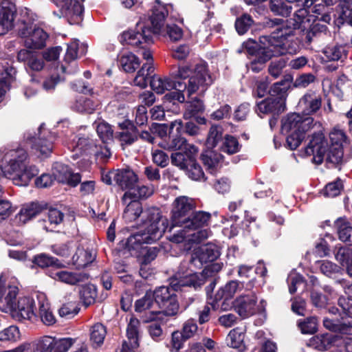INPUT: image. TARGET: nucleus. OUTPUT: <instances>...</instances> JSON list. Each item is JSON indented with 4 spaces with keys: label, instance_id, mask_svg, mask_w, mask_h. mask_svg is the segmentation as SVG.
<instances>
[{
    "label": "nucleus",
    "instance_id": "obj_1",
    "mask_svg": "<svg viewBox=\"0 0 352 352\" xmlns=\"http://www.w3.org/2000/svg\"><path fill=\"white\" fill-rule=\"evenodd\" d=\"M171 8L170 5H165L155 0L147 24L138 23L136 30L124 32L121 36L122 42L133 47L142 45L147 48V45L153 43V34L168 36L172 41H179L183 36L181 28L175 24H168L164 27L165 19Z\"/></svg>",
    "mask_w": 352,
    "mask_h": 352
},
{
    "label": "nucleus",
    "instance_id": "obj_2",
    "mask_svg": "<svg viewBox=\"0 0 352 352\" xmlns=\"http://www.w3.org/2000/svg\"><path fill=\"white\" fill-rule=\"evenodd\" d=\"M322 97L313 90H308L299 100L298 107L305 116L299 113L288 115L282 123L283 131L289 133L287 143L292 150L296 149L305 137V133L314 126V118L309 116L321 107Z\"/></svg>",
    "mask_w": 352,
    "mask_h": 352
},
{
    "label": "nucleus",
    "instance_id": "obj_3",
    "mask_svg": "<svg viewBox=\"0 0 352 352\" xmlns=\"http://www.w3.org/2000/svg\"><path fill=\"white\" fill-rule=\"evenodd\" d=\"M149 223L143 232L131 235L125 243L126 248L131 254L142 258V263L148 264L153 261L160 248L157 246H143V243H152L159 240L168 228V219L161 215L158 209H150L146 212Z\"/></svg>",
    "mask_w": 352,
    "mask_h": 352
},
{
    "label": "nucleus",
    "instance_id": "obj_4",
    "mask_svg": "<svg viewBox=\"0 0 352 352\" xmlns=\"http://www.w3.org/2000/svg\"><path fill=\"white\" fill-rule=\"evenodd\" d=\"M176 76L184 80L187 79V82H181L182 88L179 89V87H177L174 88L175 91L165 95L166 100L173 103L175 101L181 103L184 102V90H186L190 96L197 91L200 87L206 89L213 82V79L206 63H199L195 66L188 65L179 66Z\"/></svg>",
    "mask_w": 352,
    "mask_h": 352
},
{
    "label": "nucleus",
    "instance_id": "obj_5",
    "mask_svg": "<svg viewBox=\"0 0 352 352\" xmlns=\"http://www.w3.org/2000/svg\"><path fill=\"white\" fill-rule=\"evenodd\" d=\"M266 26L275 28V30L270 35L260 37L261 45L267 46L278 56L283 55L285 52V41L294 36L297 30L295 28L294 22L281 19H274L266 21Z\"/></svg>",
    "mask_w": 352,
    "mask_h": 352
},
{
    "label": "nucleus",
    "instance_id": "obj_6",
    "mask_svg": "<svg viewBox=\"0 0 352 352\" xmlns=\"http://www.w3.org/2000/svg\"><path fill=\"white\" fill-rule=\"evenodd\" d=\"M188 262H182L177 271L170 278V285L175 291L182 289L184 287H200L205 283L203 275L193 273L188 270Z\"/></svg>",
    "mask_w": 352,
    "mask_h": 352
},
{
    "label": "nucleus",
    "instance_id": "obj_7",
    "mask_svg": "<svg viewBox=\"0 0 352 352\" xmlns=\"http://www.w3.org/2000/svg\"><path fill=\"white\" fill-rule=\"evenodd\" d=\"M174 289L168 287H160L153 292L152 296L157 307L161 309L162 316H174L177 314L179 305Z\"/></svg>",
    "mask_w": 352,
    "mask_h": 352
},
{
    "label": "nucleus",
    "instance_id": "obj_8",
    "mask_svg": "<svg viewBox=\"0 0 352 352\" xmlns=\"http://www.w3.org/2000/svg\"><path fill=\"white\" fill-rule=\"evenodd\" d=\"M195 208V201L186 196L177 197L173 202L171 216L170 232L176 226L181 227L188 217V214Z\"/></svg>",
    "mask_w": 352,
    "mask_h": 352
},
{
    "label": "nucleus",
    "instance_id": "obj_9",
    "mask_svg": "<svg viewBox=\"0 0 352 352\" xmlns=\"http://www.w3.org/2000/svg\"><path fill=\"white\" fill-rule=\"evenodd\" d=\"M74 342L75 339L71 338L45 336L38 340L35 352H67Z\"/></svg>",
    "mask_w": 352,
    "mask_h": 352
},
{
    "label": "nucleus",
    "instance_id": "obj_10",
    "mask_svg": "<svg viewBox=\"0 0 352 352\" xmlns=\"http://www.w3.org/2000/svg\"><path fill=\"white\" fill-rule=\"evenodd\" d=\"M54 139L51 133L44 129L43 124H41L38 129V136L36 138L28 135L27 142L36 154L47 157L52 151Z\"/></svg>",
    "mask_w": 352,
    "mask_h": 352
},
{
    "label": "nucleus",
    "instance_id": "obj_11",
    "mask_svg": "<svg viewBox=\"0 0 352 352\" xmlns=\"http://www.w3.org/2000/svg\"><path fill=\"white\" fill-rule=\"evenodd\" d=\"M183 123L181 120H176L170 124L169 136L162 139L158 145L168 151L181 150L185 146V138L181 136Z\"/></svg>",
    "mask_w": 352,
    "mask_h": 352
},
{
    "label": "nucleus",
    "instance_id": "obj_12",
    "mask_svg": "<svg viewBox=\"0 0 352 352\" xmlns=\"http://www.w3.org/2000/svg\"><path fill=\"white\" fill-rule=\"evenodd\" d=\"M327 151V142L322 132L314 133L305 148V155H312V161L317 164H320L323 162Z\"/></svg>",
    "mask_w": 352,
    "mask_h": 352
},
{
    "label": "nucleus",
    "instance_id": "obj_13",
    "mask_svg": "<svg viewBox=\"0 0 352 352\" xmlns=\"http://www.w3.org/2000/svg\"><path fill=\"white\" fill-rule=\"evenodd\" d=\"M219 256L217 248L212 244H206L193 250L191 254L190 263L197 268H201L208 262H212Z\"/></svg>",
    "mask_w": 352,
    "mask_h": 352
},
{
    "label": "nucleus",
    "instance_id": "obj_14",
    "mask_svg": "<svg viewBox=\"0 0 352 352\" xmlns=\"http://www.w3.org/2000/svg\"><path fill=\"white\" fill-rule=\"evenodd\" d=\"M256 302L254 292L241 294L234 300V310L242 318H247L257 312Z\"/></svg>",
    "mask_w": 352,
    "mask_h": 352
},
{
    "label": "nucleus",
    "instance_id": "obj_15",
    "mask_svg": "<svg viewBox=\"0 0 352 352\" xmlns=\"http://www.w3.org/2000/svg\"><path fill=\"white\" fill-rule=\"evenodd\" d=\"M16 14V7L12 0H0V35L12 28Z\"/></svg>",
    "mask_w": 352,
    "mask_h": 352
},
{
    "label": "nucleus",
    "instance_id": "obj_16",
    "mask_svg": "<svg viewBox=\"0 0 352 352\" xmlns=\"http://www.w3.org/2000/svg\"><path fill=\"white\" fill-rule=\"evenodd\" d=\"M19 287L10 283H1L0 280V311L10 313L15 307Z\"/></svg>",
    "mask_w": 352,
    "mask_h": 352
},
{
    "label": "nucleus",
    "instance_id": "obj_17",
    "mask_svg": "<svg viewBox=\"0 0 352 352\" xmlns=\"http://www.w3.org/2000/svg\"><path fill=\"white\" fill-rule=\"evenodd\" d=\"M140 46V52L143 58L146 60L147 62L144 63L138 72L133 82L135 86L143 89L147 86L148 76L153 72V56L151 52L148 48H146V47L142 45Z\"/></svg>",
    "mask_w": 352,
    "mask_h": 352
},
{
    "label": "nucleus",
    "instance_id": "obj_18",
    "mask_svg": "<svg viewBox=\"0 0 352 352\" xmlns=\"http://www.w3.org/2000/svg\"><path fill=\"white\" fill-rule=\"evenodd\" d=\"M68 148L74 153L72 157L76 160L82 155H92V152L96 148V144L89 135H83L75 137L69 142Z\"/></svg>",
    "mask_w": 352,
    "mask_h": 352
},
{
    "label": "nucleus",
    "instance_id": "obj_19",
    "mask_svg": "<svg viewBox=\"0 0 352 352\" xmlns=\"http://www.w3.org/2000/svg\"><path fill=\"white\" fill-rule=\"evenodd\" d=\"M153 298L151 294L146 293L144 297L135 302V311L139 313L144 312L146 314L145 318L143 319L144 322H148L155 318H162V313L160 310H157Z\"/></svg>",
    "mask_w": 352,
    "mask_h": 352
},
{
    "label": "nucleus",
    "instance_id": "obj_20",
    "mask_svg": "<svg viewBox=\"0 0 352 352\" xmlns=\"http://www.w3.org/2000/svg\"><path fill=\"white\" fill-rule=\"evenodd\" d=\"M258 114L278 115L285 109V99L282 96L268 97L256 104Z\"/></svg>",
    "mask_w": 352,
    "mask_h": 352
},
{
    "label": "nucleus",
    "instance_id": "obj_21",
    "mask_svg": "<svg viewBox=\"0 0 352 352\" xmlns=\"http://www.w3.org/2000/svg\"><path fill=\"white\" fill-rule=\"evenodd\" d=\"M43 210V206L38 203L32 202L24 205L14 217L11 219V224L16 227L22 226L39 214Z\"/></svg>",
    "mask_w": 352,
    "mask_h": 352
},
{
    "label": "nucleus",
    "instance_id": "obj_22",
    "mask_svg": "<svg viewBox=\"0 0 352 352\" xmlns=\"http://www.w3.org/2000/svg\"><path fill=\"white\" fill-rule=\"evenodd\" d=\"M34 300L28 296L20 297L10 312L19 320H32L34 317Z\"/></svg>",
    "mask_w": 352,
    "mask_h": 352
},
{
    "label": "nucleus",
    "instance_id": "obj_23",
    "mask_svg": "<svg viewBox=\"0 0 352 352\" xmlns=\"http://www.w3.org/2000/svg\"><path fill=\"white\" fill-rule=\"evenodd\" d=\"M140 322L138 319L131 317L126 328V338L122 342L121 351L126 343V348L129 350L135 352V349L139 347V340L140 338Z\"/></svg>",
    "mask_w": 352,
    "mask_h": 352
},
{
    "label": "nucleus",
    "instance_id": "obj_24",
    "mask_svg": "<svg viewBox=\"0 0 352 352\" xmlns=\"http://www.w3.org/2000/svg\"><path fill=\"white\" fill-rule=\"evenodd\" d=\"M272 56H278V55L272 52L267 46L261 45V47L256 52V54H252L250 58L249 69L256 73L261 72L265 67V63Z\"/></svg>",
    "mask_w": 352,
    "mask_h": 352
},
{
    "label": "nucleus",
    "instance_id": "obj_25",
    "mask_svg": "<svg viewBox=\"0 0 352 352\" xmlns=\"http://www.w3.org/2000/svg\"><path fill=\"white\" fill-rule=\"evenodd\" d=\"M58 8L63 16L74 19L80 16L83 6L78 0H51Z\"/></svg>",
    "mask_w": 352,
    "mask_h": 352
},
{
    "label": "nucleus",
    "instance_id": "obj_26",
    "mask_svg": "<svg viewBox=\"0 0 352 352\" xmlns=\"http://www.w3.org/2000/svg\"><path fill=\"white\" fill-rule=\"evenodd\" d=\"M113 179L122 189L133 190L138 182L137 175L130 169L118 170L113 174Z\"/></svg>",
    "mask_w": 352,
    "mask_h": 352
},
{
    "label": "nucleus",
    "instance_id": "obj_27",
    "mask_svg": "<svg viewBox=\"0 0 352 352\" xmlns=\"http://www.w3.org/2000/svg\"><path fill=\"white\" fill-rule=\"evenodd\" d=\"M124 204L126 205L123 214V217L126 221L129 222L135 221L140 217L142 213H143V217L146 218L144 220V223L146 224V227L148 226L149 223L147 221L148 218L147 214H146V212L148 210V209L143 212L142 204L138 200H135L134 199H128L127 203ZM153 208H148V210ZM154 208L157 209L156 208Z\"/></svg>",
    "mask_w": 352,
    "mask_h": 352
},
{
    "label": "nucleus",
    "instance_id": "obj_28",
    "mask_svg": "<svg viewBox=\"0 0 352 352\" xmlns=\"http://www.w3.org/2000/svg\"><path fill=\"white\" fill-rule=\"evenodd\" d=\"M150 86L158 94H162L166 91H170L177 87H179V89L183 87L181 82H175L168 77L160 76H153L152 77L150 81Z\"/></svg>",
    "mask_w": 352,
    "mask_h": 352
},
{
    "label": "nucleus",
    "instance_id": "obj_29",
    "mask_svg": "<svg viewBox=\"0 0 352 352\" xmlns=\"http://www.w3.org/2000/svg\"><path fill=\"white\" fill-rule=\"evenodd\" d=\"M48 34L41 28L34 27L30 36L24 40V45L30 49H41L46 45Z\"/></svg>",
    "mask_w": 352,
    "mask_h": 352
},
{
    "label": "nucleus",
    "instance_id": "obj_30",
    "mask_svg": "<svg viewBox=\"0 0 352 352\" xmlns=\"http://www.w3.org/2000/svg\"><path fill=\"white\" fill-rule=\"evenodd\" d=\"M211 215L210 213L198 211L194 213L190 217H188L181 227L188 228L189 230H198L208 225Z\"/></svg>",
    "mask_w": 352,
    "mask_h": 352
},
{
    "label": "nucleus",
    "instance_id": "obj_31",
    "mask_svg": "<svg viewBox=\"0 0 352 352\" xmlns=\"http://www.w3.org/2000/svg\"><path fill=\"white\" fill-rule=\"evenodd\" d=\"M344 317L341 320L324 318L323 325L327 329L335 332H340L344 334H352V322H345Z\"/></svg>",
    "mask_w": 352,
    "mask_h": 352
},
{
    "label": "nucleus",
    "instance_id": "obj_32",
    "mask_svg": "<svg viewBox=\"0 0 352 352\" xmlns=\"http://www.w3.org/2000/svg\"><path fill=\"white\" fill-rule=\"evenodd\" d=\"M38 316L45 325L50 326L56 322V318L51 309L49 301L44 296H41L39 299Z\"/></svg>",
    "mask_w": 352,
    "mask_h": 352
},
{
    "label": "nucleus",
    "instance_id": "obj_33",
    "mask_svg": "<svg viewBox=\"0 0 352 352\" xmlns=\"http://www.w3.org/2000/svg\"><path fill=\"white\" fill-rule=\"evenodd\" d=\"M243 287V283L238 280H230L217 291L215 294V298L217 300H222L223 298L230 300Z\"/></svg>",
    "mask_w": 352,
    "mask_h": 352
},
{
    "label": "nucleus",
    "instance_id": "obj_34",
    "mask_svg": "<svg viewBox=\"0 0 352 352\" xmlns=\"http://www.w3.org/2000/svg\"><path fill=\"white\" fill-rule=\"evenodd\" d=\"M100 105V102L92 98L79 97L72 106V108L80 113H92Z\"/></svg>",
    "mask_w": 352,
    "mask_h": 352
},
{
    "label": "nucleus",
    "instance_id": "obj_35",
    "mask_svg": "<svg viewBox=\"0 0 352 352\" xmlns=\"http://www.w3.org/2000/svg\"><path fill=\"white\" fill-rule=\"evenodd\" d=\"M154 192L152 186H135L133 190H127L122 197L123 204H126L128 199H134L138 200L140 198H147L153 195Z\"/></svg>",
    "mask_w": 352,
    "mask_h": 352
},
{
    "label": "nucleus",
    "instance_id": "obj_36",
    "mask_svg": "<svg viewBox=\"0 0 352 352\" xmlns=\"http://www.w3.org/2000/svg\"><path fill=\"white\" fill-rule=\"evenodd\" d=\"M50 276L54 280L72 285L82 281L84 278V276L82 274L68 271L51 272Z\"/></svg>",
    "mask_w": 352,
    "mask_h": 352
},
{
    "label": "nucleus",
    "instance_id": "obj_37",
    "mask_svg": "<svg viewBox=\"0 0 352 352\" xmlns=\"http://www.w3.org/2000/svg\"><path fill=\"white\" fill-rule=\"evenodd\" d=\"M95 258L96 254L91 251L78 248L75 254L72 256V262L76 268H83L92 263Z\"/></svg>",
    "mask_w": 352,
    "mask_h": 352
},
{
    "label": "nucleus",
    "instance_id": "obj_38",
    "mask_svg": "<svg viewBox=\"0 0 352 352\" xmlns=\"http://www.w3.org/2000/svg\"><path fill=\"white\" fill-rule=\"evenodd\" d=\"M338 237L342 242L352 245V226L344 218H339L335 222Z\"/></svg>",
    "mask_w": 352,
    "mask_h": 352
},
{
    "label": "nucleus",
    "instance_id": "obj_39",
    "mask_svg": "<svg viewBox=\"0 0 352 352\" xmlns=\"http://www.w3.org/2000/svg\"><path fill=\"white\" fill-rule=\"evenodd\" d=\"M16 70L12 67H5L0 69V96L10 89V84L14 79Z\"/></svg>",
    "mask_w": 352,
    "mask_h": 352
},
{
    "label": "nucleus",
    "instance_id": "obj_40",
    "mask_svg": "<svg viewBox=\"0 0 352 352\" xmlns=\"http://www.w3.org/2000/svg\"><path fill=\"white\" fill-rule=\"evenodd\" d=\"M120 65L124 71L132 73L138 68L140 65V61L137 56L131 52H127L121 56Z\"/></svg>",
    "mask_w": 352,
    "mask_h": 352
},
{
    "label": "nucleus",
    "instance_id": "obj_41",
    "mask_svg": "<svg viewBox=\"0 0 352 352\" xmlns=\"http://www.w3.org/2000/svg\"><path fill=\"white\" fill-rule=\"evenodd\" d=\"M33 263L40 267H55L62 268L65 265L56 258L49 256L46 254H40L34 257Z\"/></svg>",
    "mask_w": 352,
    "mask_h": 352
},
{
    "label": "nucleus",
    "instance_id": "obj_42",
    "mask_svg": "<svg viewBox=\"0 0 352 352\" xmlns=\"http://www.w3.org/2000/svg\"><path fill=\"white\" fill-rule=\"evenodd\" d=\"M324 54L329 60L343 61L347 56V50L344 46H329L324 49Z\"/></svg>",
    "mask_w": 352,
    "mask_h": 352
},
{
    "label": "nucleus",
    "instance_id": "obj_43",
    "mask_svg": "<svg viewBox=\"0 0 352 352\" xmlns=\"http://www.w3.org/2000/svg\"><path fill=\"white\" fill-rule=\"evenodd\" d=\"M269 8L274 14L287 17L292 12V7L284 0H270Z\"/></svg>",
    "mask_w": 352,
    "mask_h": 352
},
{
    "label": "nucleus",
    "instance_id": "obj_44",
    "mask_svg": "<svg viewBox=\"0 0 352 352\" xmlns=\"http://www.w3.org/2000/svg\"><path fill=\"white\" fill-rule=\"evenodd\" d=\"M298 327L303 334H314L318 329V320L311 316L298 321Z\"/></svg>",
    "mask_w": 352,
    "mask_h": 352
},
{
    "label": "nucleus",
    "instance_id": "obj_45",
    "mask_svg": "<svg viewBox=\"0 0 352 352\" xmlns=\"http://www.w3.org/2000/svg\"><path fill=\"white\" fill-rule=\"evenodd\" d=\"M336 257L343 266H346L348 274L352 276V250L340 249Z\"/></svg>",
    "mask_w": 352,
    "mask_h": 352
},
{
    "label": "nucleus",
    "instance_id": "obj_46",
    "mask_svg": "<svg viewBox=\"0 0 352 352\" xmlns=\"http://www.w3.org/2000/svg\"><path fill=\"white\" fill-rule=\"evenodd\" d=\"M171 163L180 169L186 171L195 158L188 157L186 154L181 152L173 153L170 156Z\"/></svg>",
    "mask_w": 352,
    "mask_h": 352
},
{
    "label": "nucleus",
    "instance_id": "obj_47",
    "mask_svg": "<svg viewBox=\"0 0 352 352\" xmlns=\"http://www.w3.org/2000/svg\"><path fill=\"white\" fill-rule=\"evenodd\" d=\"M329 136L332 146L342 148L343 144H346L347 141L345 132L338 127H334L329 133Z\"/></svg>",
    "mask_w": 352,
    "mask_h": 352
},
{
    "label": "nucleus",
    "instance_id": "obj_48",
    "mask_svg": "<svg viewBox=\"0 0 352 352\" xmlns=\"http://www.w3.org/2000/svg\"><path fill=\"white\" fill-rule=\"evenodd\" d=\"M125 124H120L122 131L118 133V138L122 144H131L138 140V133L133 126L130 128H124Z\"/></svg>",
    "mask_w": 352,
    "mask_h": 352
},
{
    "label": "nucleus",
    "instance_id": "obj_49",
    "mask_svg": "<svg viewBox=\"0 0 352 352\" xmlns=\"http://www.w3.org/2000/svg\"><path fill=\"white\" fill-rule=\"evenodd\" d=\"M244 336L233 329L230 331L227 337L228 345L232 348L236 349L239 351H243L245 346L243 344Z\"/></svg>",
    "mask_w": 352,
    "mask_h": 352
},
{
    "label": "nucleus",
    "instance_id": "obj_50",
    "mask_svg": "<svg viewBox=\"0 0 352 352\" xmlns=\"http://www.w3.org/2000/svg\"><path fill=\"white\" fill-rule=\"evenodd\" d=\"M106 333L105 327L100 323H97L91 329L90 339L94 344L100 345L103 343Z\"/></svg>",
    "mask_w": 352,
    "mask_h": 352
},
{
    "label": "nucleus",
    "instance_id": "obj_51",
    "mask_svg": "<svg viewBox=\"0 0 352 352\" xmlns=\"http://www.w3.org/2000/svg\"><path fill=\"white\" fill-rule=\"evenodd\" d=\"M253 23L254 21L250 15L243 14L242 16L237 18L235 21L236 30L239 34H244L247 32Z\"/></svg>",
    "mask_w": 352,
    "mask_h": 352
},
{
    "label": "nucleus",
    "instance_id": "obj_52",
    "mask_svg": "<svg viewBox=\"0 0 352 352\" xmlns=\"http://www.w3.org/2000/svg\"><path fill=\"white\" fill-rule=\"evenodd\" d=\"M240 150V145L237 139L232 135H226L221 151L228 154L236 153Z\"/></svg>",
    "mask_w": 352,
    "mask_h": 352
},
{
    "label": "nucleus",
    "instance_id": "obj_53",
    "mask_svg": "<svg viewBox=\"0 0 352 352\" xmlns=\"http://www.w3.org/2000/svg\"><path fill=\"white\" fill-rule=\"evenodd\" d=\"M287 65V60L285 58H280L270 62L268 66L269 74L274 78H278Z\"/></svg>",
    "mask_w": 352,
    "mask_h": 352
},
{
    "label": "nucleus",
    "instance_id": "obj_54",
    "mask_svg": "<svg viewBox=\"0 0 352 352\" xmlns=\"http://www.w3.org/2000/svg\"><path fill=\"white\" fill-rule=\"evenodd\" d=\"M188 175L192 179L195 181H204L206 179L205 175L201 166L197 163L195 158L190 164L188 169L186 170Z\"/></svg>",
    "mask_w": 352,
    "mask_h": 352
},
{
    "label": "nucleus",
    "instance_id": "obj_55",
    "mask_svg": "<svg viewBox=\"0 0 352 352\" xmlns=\"http://www.w3.org/2000/svg\"><path fill=\"white\" fill-rule=\"evenodd\" d=\"M69 170L67 166L56 163L53 166L54 179L58 182L65 183L67 180V177L69 176Z\"/></svg>",
    "mask_w": 352,
    "mask_h": 352
},
{
    "label": "nucleus",
    "instance_id": "obj_56",
    "mask_svg": "<svg viewBox=\"0 0 352 352\" xmlns=\"http://www.w3.org/2000/svg\"><path fill=\"white\" fill-rule=\"evenodd\" d=\"M80 294L84 304L89 306L95 301L96 290L94 285H86L82 288Z\"/></svg>",
    "mask_w": 352,
    "mask_h": 352
},
{
    "label": "nucleus",
    "instance_id": "obj_57",
    "mask_svg": "<svg viewBox=\"0 0 352 352\" xmlns=\"http://www.w3.org/2000/svg\"><path fill=\"white\" fill-rule=\"evenodd\" d=\"M222 139V128L219 126H211L207 138V145L210 148L217 146Z\"/></svg>",
    "mask_w": 352,
    "mask_h": 352
},
{
    "label": "nucleus",
    "instance_id": "obj_58",
    "mask_svg": "<svg viewBox=\"0 0 352 352\" xmlns=\"http://www.w3.org/2000/svg\"><path fill=\"white\" fill-rule=\"evenodd\" d=\"M203 109L204 105L202 101L196 98L186 103L184 117L186 118H189L201 111Z\"/></svg>",
    "mask_w": 352,
    "mask_h": 352
},
{
    "label": "nucleus",
    "instance_id": "obj_59",
    "mask_svg": "<svg viewBox=\"0 0 352 352\" xmlns=\"http://www.w3.org/2000/svg\"><path fill=\"white\" fill-rule=\"evenodd\" d=\"M338 305L343 311L345 322H352V298L340 297L338 299Z\"/></svg>",
    "mask_w": 352,
    "mask_h": 352
},
{
    "label": "nucleus",
    "instance_id": "obj_60",
    "mask_svg": "<svg viewBox=\"0 0 352 352\" xmlns=\"http://www.w3.org/2000/svg\"><path fill=\"white\" fill-rule=\"evenodd\" d=\"M19 337V331L16 326H10L0 331V340L1 341H16Z\"/></svg>",
    "mask_w": 352,
    "mask_h": 352
},
{
    "label": "nucleus",
    "instance_id": "obj_61",
    "mask_svg": "<svg viewBox=\"0 0 352 352\" xmlns=\"http://www.w3.org/2000/svg\"><path fill=\"white\" fill-rule=\"evenodd\" d=\"M342 148L331 146L327 154V161L333 164H338L342 162Z\"/></svg>",
    "mask_w": 352,
    "mask_h": 352
},
{
    "label": "nucleus",
    "instance_id": "obj_62",
    "mask_svg": "<svg viewBox=\"0 0 352 352\" xmlns=\"http://www.w3.org/2000/svg\"><path fill=\"white\" fill-rule=\"evenodd\" d=\"M343 185L340 179H338L336 182L329 183L324 189V195L329 197H335L338 196L342 189Z\"/></svg>",
    "mask_w": 352,
    "mask_h": 352
},
{
    "label": "nucleus",
    "instance_id": "obj_63",
    "mask_svg": "<svg viewBox=\"0 0 352 352\" xmlns=\"http://www.w3.org/2000/svg\"><path fill=\"white\" fill-rule=\"evenodd\" d=\"M198 329L197 324L192 320H188L183 325L182 331V337L184 340H188L195 336Z\"/></svg>",
    "mask_w": 352,
    "mask_h": 352
},
{
    "label": "nucleus",
    "instance_id": "obj_64",
    "mask_svg": "<svg viewBox=\"0 0 352 352\" xmlns=\"http://www.w3.org/2000/svg\"><path fill=\"white\" fill-rule=\"evenodd\" d=\"M79 311V309L75 302H69L63 304L59 309V315L61 317L71 318L76 315Z\"/></svg>",
    "mask_w": 352,
    "mask_h": 352
}]
</instances>
